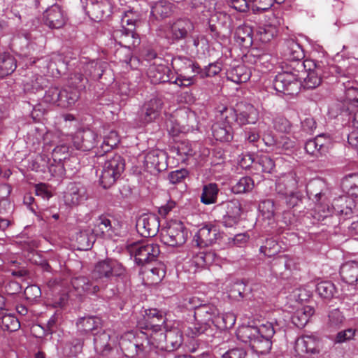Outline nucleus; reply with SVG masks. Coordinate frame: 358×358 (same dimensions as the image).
<instances>
[{
    "label": "nucleus",
    "mask_w": 358,
    "mask_h": 358,
    "mask_svg": "<svg viewBox=\"0 0 358 358\" xmlns=\"http://www.w3.org/2000/svg\"><path fill=\"white\" fill-rule=\"evenodd\" d=\"M275 333L271 322L259 327L242 326L237 330V338L243 343H248L258 354L268 353L272 347L271 338Z\"/></svg>",
    "instance_id": "obj_1"
},
{
    "label": "nucleus",
    "mask_w": 358,
    "mask_h": 358,
    "mask_svg": "<svg viewBox=\"0 0 358 358\" xmlns=\"http://www.w3.org/2000/svg\"><path fill=\"white\" fill-rule=\"evenodd\" d=\"M194 317L196 323L187 328V336L195 337L204 334L212 338L215 331L212 324H220L217 308L211 304L200 305L195 308Z\"/></svg>",
    "instance_id": "obj_2"
},
{
    "label": "nucleus",
    "mask_w": 358,
    "mask_h": 358,
    "mask_svg": "<svg viewBox=\"0 0 358 358\" xmlns=\"http://www.w3.org/2000/svg\"><path fill=\"white\" fill-rule=\"evenodd\" d=\"M297 66L301 71L296 70V73H301V86L304 89L312 90L318 87L322 78L329 76L327 65L323 62L308 60L305 62H298Z\"/></svg>",
    "instance_id": "obj_3"
},
{
    "label": "nucleus",
    "mask_w": 358,
    "mask_h": 358,
    "mask_svg": "<svg viewBox=\"0 0 358 358\" xmlns=\"http://www.w3.org/2000/svg\"><path fill=\"white\" fill-rule=\"evenodd\" d=\"M113 38L121 46L115 52V57L120 62L128 64L131 60V50L138 46L141 40L132 28L122 27L115 30Z\"/></svg>",
    "instance_id": "obj_4"
},
{
    "label": "nucleus",
    "mask_w": 358,
    "mask_h": 358,
    "mask_svg": "<svg viewBox=\"0 0 358 358\" xmlns=\"http://www.w3.org/2000/svg\"><path fill=\"white\" fill-rule=\"evenodd\" d=\"M195 29L194 22L187 17H180L169 22L163 29V36L171 45L187 41Z\"/></svg>",
    "instance_id": "obj_5"
},
{
    "label": "nucleus",
    "mask_w": 358,
    "mask_h": 358,
    "mask_svg": "<svg viewBox=\"0 0 358 358\" xmlns=\"http://www.w3.org/2000/svg\"><path fill=\"white\" fill-rule=\"evenodd\" d=\"M148 76L154 85L170 82L179 87L190 86L194 83L196 80L195 76H185L179 74L175 80L171 81L173 78V73L167 66L164 64L150 65L148 71Z\"/></svg>",
    "instance_id": "obj_6"
},
{
    "label": "nucleus",
    "mask_w": 358,
    "mask_h": 358,
    "mask_svg": "<svg viewBox=\"0 0 358 358\" xmlns=\"http://www.w3.org/2000/svg\"><path fill=\"white\" fill-rule=\"evenodd\" d=\"M124 167V159L120 155L107 156L99 178L101 185L104 189H108L113 185L123 173Z\"/></svg>",
    "instance_id": "obj_7"
},
{
    "label": "nucleus",
    "mask_w": 358,
    "mask_h": 358,
    "mask_svg": "<svg viewBox=\"0 0 358 358\" xmlns=\"http://www.w3.org/2000/svg\"><path fill=\"white\" fill-rule=\"evenodd\" d=\"M122 222L114 217L100 215L94 223L92 233L96 237L111 239L122 236Z\"/></svg>",
    "instance_id": "obj_8"
},
{
    "label": "nucleus",
    "mask_w": 358,
    "mask_h": 358,
    "mask_svg": "<svg viewBox=\"0 0 358 358\" xmlns=\"http://www.w3.org/2000/svg\"><path fill=\"white\" fill-rule=\"evenodd\" d=\"M188 231L184 224L178 220H171L162 228L160 233L162 242L171 247L182 245L187 241Z\"/></svg>",
    "instance_id": "obj_9"
},
{
    "label": "nucleus",
    "mask_w": 358,
    "mask_h": 358,
    "mask_svg": "<svg viewBox=\"0 0 358 358\" xmlns=\"http://www.w3.org/2000/svg\"><path fill=\"white\" fill-rule=\"evenodd\" d=\"M301 73H296V70L278 73L273 80V88L284 94H296L301 87Z\"/></svg>",
    "instance_id": "obj_10"
},
{
    "label": "nucleus",
    "mask_w": 358,
    "mask_h": 358,
    "mask_svg": "<svg viewBox=\"0 0 358 358\" xmlns=\"http://www.w3.org/2000/svg\"><path fill=\"white\" fill-rule=\"evenodd\" d=\"M125 273L122 264L114 259H106L99 262L92 271V278L99 282L108 281L113 277H121Z\"/></svg>",
    "instance_id": "obj_11"
},
{
    "label": "nucleus",
    "mask_w": 358,
    "mask_h": 358,
    "mask_svg": "<svg viewBox=\"0 0 358 358\" xmlns=\"http://www.w3.org/2000/svg\"><path fill=\"white\" fill-rule=\"evenodd\" d=\"M138 265H144L157 259L160 253L159 246L153 243H134L128 247Z\"/></svg>",
    "instance_id": "obj_12"
},
{
    "label": "nucleus",
    "mask_w": 358,
    "mask_h": 358,
    "mask_svg": "<svg viewBox=\"0 0 358 358\" xmlns=\"http://www.w3.org/2000/svg\"><path fill=\"white\" fill-rule=\"evenodd\" d=\"M298 181L296 175L291 173L286 176L282 181L276 184V191L278 194L285 196V202L288 208H294L301 201L302 195L296 191Z\"/></svg>",
    "instance_id": "obj_13"
},
{
    "label": "nucleus",
    "mask_w": 358,
    "mask_h": 358,
    "mask_svg": "<svg viewBox=\"0 0 358 358\" xmlns=\"http://www.w3.org/2000/svg\"><path fill=\"white\" fill-rule=\"evenodd\" d=\"M163 105L162 99L159 97H152L145 101L137 114L138 125L143 126L155 121L159 117Z\"/></svg>",
    "instance_id": "obj_14"
},
{
    "label": "nucleus",
    "mask_w": 358,
    "mask_h": 358,
    "mask_svg": "<svg viewBox=\"0 0 358 358\" xmlns=\"http://www.w3.org/2000/svg\"><path fill=\"white\" fill-rule=\"evenodd\" d=\"M266 24L258 29L257 34L263 43L270 41L277 34V28L283 24L282 12L280 10L268 12L265 16Z\"/></svg>",
    "instance_id": "obj_15"
},
{
    "label": "nucleus",
    "mask_w": 358,
    "mask_h": 358,
    "mask_svg": "<svg viewBox=\"0 0 358 358\" xmlns=\"http://www.w3.org/2000/svg\"><path fill=\"white\" fill-rule=\"evenodd\" d=\"M222 118L224 119L227 124L217 122L212 126L213 136L217 141L221 142H228L233 138L232 129L229 125L230 120H229L228 113L231 115L232 119L234 117L235 112L231 108L224 106L220 110Z\"/></svg>",
    "instance_id": "obj_16"
},
{
    "label": "nucleus",
    "mask_w": 358,
    "mask_h": 358,
    "mask_svg": "<svg viewBox=\"0 0 358 358\" xmlns=\"http://www.w3.org/2000/svg\"><path fill=\"white\" fill-rule=\"evenodd\" d=\"M221 238V233L218 227L208 223L201 227L194 236L193 242L199 248H205L215 243Z\"/></svg>",
    "instance_id": "obj_17"
},
{
    "label": "nucleus",
    "mask_w": 358,
    "mask_h": 358,
    "mask_svg": "<svg viewBox=\"0 0 358 358\" xmlns=\"http://www.w3.org/2000/svg\"><path fill=\"white\" fill-rule=\"evenodd\" d=\"M159 227V218L155 214H143L136 221L137 231L144 237L156 236Z\"/></svg>",
    "instance_id": "obj_18"
},
{
    "label": "nucleus",
    "mask_w": 358,
    "mask_h": 358,
    "mask_svg": "<svg viewBox=\"0 0 358 358\" xmlns=\"http://www.w3.org/2000/svg\"><path fill=\"white\" fill-rule=\"evenodd\" d=\"M43 20L50 29H60L66 24L67 17L62 7L58 4H54L44 11Z\"/></svg>",
    "instance_id": "obj_19"
},
{
    "label": "nucleus",
    "mask_w": 358,
    "mask_h": 358,
    "mask_svg": "<svg viewBox=\"0 0 358 358\" xmlns=\"http://www.w3.org/2000/svg\"><path fill=\"white\" fill-rule=\"evenodd\" d=\"M97 137V134L92 130L78 131L73 136L72 143L78 150L90 151L95 147Z\"/></svg>",
    "instance_id": "obj_20"
},
{
    "label": "nucleus",
    "mask_w": 358,
    "mask_h": 358,
    "mask_svg": "<svg viewBox=\"0 0 358 358\" xmlns=\"http://www.w3.org/2000/svg\"><path fill=\"white\" fill-rule=\"evenodd\" d=\"M64 199L66 205L78 206L87 199L86 187L80 183L71 182L67 186Z\"/></svg>",
    "instance_id": "obj_21"
},
{
    "label": "nucleus",
    "mask_w": 358,
    "mask_h": 358,
    "mask_svg": "<svg viewBox=\"0 0 358 358\" xmlns=\"http://www.w3.org/2000/svg\"><path fill=\"white\" fill-rule=\"evenodd\" d=\"M294 348L300 356L318 354L320 352V341L313 336H303L296 339Z\"/></svg>",
    "instance_id": "obj_22"
},
{
    "label": "nucleus",
    "mask_w": 358,
    "mask_h": 358,
    "mask_svg": "<svg viewBox=\"0 0 358 358\" xmlns=\"http://www.w3.org/2000/svg\"><path fill=\"white\" fill-rule=\"evenodd\" d=\"M71 285L78 295L97 294L100 290L98 286V281L93 278L90 280L85 276L74 277L71 279Z\"/></svg>",
    "instance_id": "obj_23"
},
{
    "label": "nucleus",
    "mask_w": 358,
    "mask_h": 358,
    "mask_svg": "<svg viewBox=\"0 0 358 358\" xmlns=\"http://www.w3.org/2000/svg\"><path fill=\"white\" fill-rule=\"evenodd\" d=\"M226 214L223 216L222 224L226 227H232L240 219L242 208L238 200H231L224 203Z\"/></svg>",
    "instance_id": "obj_24"
},
{
    "label": "nucleus",
    "mask_w": 358,
    "mask_h": 358,
    "mask_svg": "<svg viewBox=\"0 0 358 358\" xmlns=\"http://www.w3.org/2000/svg\"><path fill=\"white\" fill-rule=\"evenodd\" d=\"M272 269L282 278H288L292 271L297 269V264L294 258L282 255L273 260Z\"/></svg>",
    "instance_id": "obj_25"
},
{
    "label": "nucleus",
    "mask_w": 358,
    "mask_h": 358,
    "mask_svg": "<svg viewBox=\"0 0 358 358\" xmlns=\"http://www.w3.org/2000/svg\"><path fill=\"white\" fill-rule=\"evenodd\" d=\"M236 115V121L240 125L255 124L259 119V112L250 103L241 104Z\"/></svg>",
    "instance_id": "obj_26"
},
{
    "label": "nucleus",
    "mask_w": 358,
    "mask_h": 358,
    "mask_svg": "<svg viewBox=\"0 0 358 358\" xmlns=\"http://www.w3.org/2000/svg\"><path fill=\"white\" fill-rule=\"evenodd\" d=\"M327 67L329 75L339 76L338 83H341L340 80H345L356 72V66L350 64L348 59L343 60L338 64L327 65Z\"/></svg>",
    "instance_id": "obj_27"
},
{
    "label": "nucleus",
    "mask_w": 358,
    "mask_h": 358,
    "mask_svg": "<svg viewBox=\"0 0 358 358\" xmlns=\"http://www.w3.org/2000/svg\"><path fill=\"white\" fill-rule=\"evenodd\" d=\"M145 163L148 168L162 171L166 167V153L159 150H150L145 157Z\"/></svg>",
    "instance_id": "obj_28"
},
{
    "label": "nucleus",
    "mask_w": 358,
    "mask_h": 358,
    "mask_svg": "<svg viewBox=\"0 0 358 358\" xmlns=\"http://www.w3.org/2000/svg\"><path fill=\"white\" fill-rule=\"evenodd\" d=\"M110 5L107 0H88L87 3V13L94 20H101L108 15Z\"/></svg>",
    "instance_id": "obj_29"
},
{
    "label": "nucleus",
    "mask_w": 358,
    "mask_h": 358,
    "mask_svg": "<svg viewBox=\"0 0 358 358\" xmlns=\"http://www.w3.org/2000/svg\"><path fill=\"white\" fill-rule=\"evenodd\" d=\"M101 320L96 316H85L78 319L76 326L82 334L92 333L93 335L101 329Z\"/></svg>",
    "instance_id": "obj_30"
},
{
    "label": "nucleus",
    "mask_w": 358,
    "mask_h": 358,
    "mask_svg": "<svg viewBox=\"0 0 358 358\" xmlns=\"http://www.w3.org/2000/svg\"><path fill=\"white\" fill-rule=\"evenodd\" d=\"M174 12V5L168 0H159L151 6V15L157 20L169 17Z\"/></svg>",
    "instance_id": "obj_31"
},
{
    "label": "nucleus",
    "mask_w": 358,
    "mask_h": 358,
    "mask_svg": "<svg viewBox=\"0 0 358 358\" xmlns=\"http://www.w3.org/2000/svg\"><path fill=\"white\" fill-rule=\"evenodd\" d=\"M352 206L354 202L352 200H348L345 196H339L334 199L332 203L333 213L337 215H341L343 219L351 217L353 214Z\"/></svg>",
    "instance_id": "obj_32"
},
{
    "label": "nucleus",
    "mask_w": 358,
    "mask_h": 358,
    "mask_svg": "<svg viewBox=\"0 0 358 358\" xmlns=\"http://www.w3.org/2000/svg\"><path fill=\"white\" fill-rule=\"evenodd\" d=\"M341 89L344 91V101L352 106L358 107V88L357 83L351 79L340 80Z\"/></svg>",
    "instance_id": "obj_33"
},
{
    "label": "nucleus",
    "mask_w": 358,
    "mask_h": 358,
    "mask_svg": "<svg viewBox=\"0 0 358 358\" xmlns=\"http://www.w3.org/2000/svg\"><path fill=\"white\" fill-rule=\"evenodd\" d=\"M187 65H192L194 67V73L200 76L201 78L213 77L217 75L222 70L221 64L219 62H213L201 69L199 64L194 62L191 59H184Z\"/></svg>",
    "instance_id": "obj_34"
},
{
    "label": "nucleus",
    "mask_w": 358,
    "mask_h": 358,
    "mask_svg": "<svg viewBox=\"0 0 358 358\" xmlns=\"http://www.w3.org/2000/svg\"><path fill=\"white\" fill-rule=\"evenodd\" d=\"M251 76L250 69L244 64L230 68L227 71V78L235 83L247 82Z\"/></svg>",
    "instance_id": "obj_35"
},
{
    "label": "nucleus",
    "mask_w": 358,
    "mask_h": 358,
    "mask_svg": "<svg viewBox=\"0 0 358 358\" xmlns=\"http://www.w3.org/2000/svg\"><path fill=\"white\" fill-rule=\"evenodd\" d=\"M94 336V345L95 351L97 353L102 355L103 356L106 355L111 350L110 344V334L106 331L101 329L100 331L96 332Z\"/></svg>",
    "instance_id": "obj_36"
},
{
    "label": "nucleus",
    "mask_w": 358,
    "mask_h": 358,
    "mask_svg": "<svg viewBox=\"0 0 358 358\" xmlns=\"http://www.w3.org/2000/svg\"><path fill=\"white\" fill-rule=\"evenodd\" d=\"M342 280L346 283L353 285L358 282V262H348L340 269Z\"/></svg>",
    "instance_id": "obj_37"
},
{
    "label": "nucleus",
    "mask_w": 358,
    "mask_h": 358,
    "mask_svg": "<svg viewBox=\"0 0 358 358\" xmlns=\"http://www.w3.org/2000/svg\"><path fill=\"white\" fill-rule=\"evenodd\" d=\"M283 54L287 59L292 61H300L304 57L301 45L292 38L285 41Z\"/></svg>",
    "instance_id": "obj_38"
},
{
    "label": "nucleus",
    "mask_w": 358,
    "mask_h": 358,
    "mask_svg": "<svg viewBox=\"0 0 358 358\" xmlns=\"http://www.w3.org/2000/svg\"><path fill=\"white\" fill-rule=\"evenodd\" d=\"M234 39L243 48L250 47L253 42L251 27L246 24L238 26L234 33Z\"/></svg>",
    "instance_id": "obj_39"
},
{
    "label": "nucleus",
    "mask_w": 358,
    "mask_h": 358,
    "mask_svg": "<svg viewBox=\"0 0 358 358\" xmlns=\"http://www.w3.org/2000/svg\"><path fill=\"white\" fill-rule=\"evenodd\" d=\"M146 329L151 331L150 339L148 340L146 338V343H150L157 348L164 349L166 338V330L165 331H164L162 324L157 323V324L152 325V327Z\"/></svg>",
    "instance_id": "obj_40"
},
{
    "label": "nucleus",
    "mask_w": 358,
    "mask_h": 358,
    "mask_svg": "<svg viewBox=\"0 0 358 358\" xmlns=\"http://www.w3.org/2000/svg\"><path fill=\"white\" fill-rule=\"evenodd\" d=\"M182 334L178 328L166 330L164 349L167 351H173L178 349L182 343Z\"/></svg>",
    "instance_id": "obj_41"
},
{
    "label": "nucleus",
    "mask_w": 358,
    "mask_h": 358,
    "mask_svg": "<svg viewBox=\"0 0 358 358\" xmlns=\"http://www.w3.org/2000/svg\"><path fill=\"white\" fill-rule=\"evenodd\" d=\"M80 92L78 90L69 88L67 85L64 89L60 90L58 106L62 108L71 107L78 100Z\"/></svg>",
    "instance_id": "obj_42"
},
{
    "label": "nucleus",
    "mask_w": 358,
    "mask_h": 358,
    "mask_svg": "<svg viewBox=\"0 0 358 358\" xmlns=\"http://www.w3.org/2000/svg\"><path fill=\"white\" fill-rule=\"evenodd\" d=\"M313 314L314 309L310 306L299 308L292 316V323L299 328H303Z\"/></svg>",
    "instance_id": "obj_43"
},
{
    "label": "nucleus",
    "mask_w": 358,
    "mask_h": 358,
    "mask_svg": "<svg viewBox=\"0 0 358 358\" xmlns=\"http://www.w3.org/2000/svg\"><path fill=\"white\" fill-rule=\"evenodd\" d=\"M95 236L92 233V229L80 230L76 236L78 249L80 250L90 249L95 241Z\"/></svg>",
    "instance_id": "obj_44"
},
{
    "label": "nucleus",
    "mask_w": 358,
    "mask_h": 358,
    "mask_svg": "<svg viewBox=\"0 0 358 358\" xmlns=\"http://www.w3.org/2000/svg\"><path fill=\"white\" fill-rule=\"evenodd\" d=\"M343 191L349 196L358 197V173H351L345 176L341 182Z\"/></svg>",
    "instance_id": "obj_45"
},
{
    "label": "nucleus",
    "mask_w": 358,
    "mask_h": 358,
    "mask_svg": "<svg viewBox=\"0 0 358 358\" xmlns=\"http://www.w3.org/2000/svg\"><path fill=\"white\" fill-rule=\"evenodd\" d=\"M15 57L10 54H0V78L10 75L16 69Z\"/></svg>",
    "instance_id": "obj_46"
},
{
    "label": "nucleus",
    "mask_w": 358,
    "mask_h": 358,
    "mask_svg": "<svg viewBox=\"0 0 358 358\" xmlns=\"http://www.w3.org/2000/svg\"><path fill=\"white\" fill-rule=\"evenodd\" d=\"M220 189L216 183H208L203 185L201 195V202L210 205L217 202Z\"/></svg>",
    "instance_id": "obj_47"
},
{
    "label": "nucleus",
    "mask_w": 358,
    "mask_h": 358,
    "mask_svg": "<svg viewBox=\"0 0 358 358\" xmlns=\"http://www.w3.org/2000/svg\"><path fill=\"white\" fill-rule=\"evenodd\" d=\"M120 142V138L117 132L115 130H111L108 134H105L103 141L100 147V150L96 153L99 157L103 156L104 154L110 151L115 145Z\"/></svg>",
    "instance_id": "obj_48"
},
{
    "label": "nucleus",
    "mask_w": 358,
    "mask_h": 358,
    "mask_svg": "<svg viewBox=\"0 0 358 358\" xmlns=\"http://www.w3.org/2000/svg\"><path fill=\"white\" fill-rule=\"evenodd\" d=\"M304 148L308 154L316 157L321 156L325 152V147L321 136L307 141Z\"/></svg>",
    "instance_id": "obj_49"
},
{
    "label": "nucleus",
    "mask_w": 358,
    "mask_h": 358,
    "mask_svg": "<svg viewBox=\"0 0 358 358\" xmlns=\"http://www.w3.org/2000/svg\"><path fill=\"white\" fill-rule=\"evenodd\" d=\"M264 140L268 145H273L276 149L289 150L294 147L295 142L286 136H280L276 138H264Z\"/></svg>",
    "instance_id": "obj_50"
},
{
    "label": "nucleus",
    "mask_w": 358,
    "mask_h": 358,
    "mask_svg": "<svg viewBox=\"0 0 358 358\" xmlns=\"http://www.w3.org/2000/svg\"><path fill=\"white\" fill-rule=\"evenodd\" d=\"M255 187V182L252 178L244 176L241 178L231 187L234 194H244L251 192Z\"/></svg>",
    "instance_id": "obj_51"
},
{
    "label": "nucleus",
    "mask_w": 358,
    "mask_h": 358,
    "mask_svg": "<svg viewBox=\"0 0 358 358\" xmlns=\"http://www.w3.org/2000/svg\"><path fill=\"white\" fill-rule=\"evenodd\" d=\"M0 327L3 331L13 332L20 327L18 319L11 314H4L0 318Z\"/></svg>",
    "instance_id": "obj_52"
},
{
    "label": "nucleus",
    "mask_w": 358,
    "mask_h": 358,
    "mask_svg": "<svg viewBox=\"0 0 358 358\" xmlns=\"http://www.w3.org/2000/svg\"><path fill=\"white\" fill-rule=\"evenodd\" d=\"M23 202L37 216L38 220H48L50 218L47 213L45 210H41L35 203V199L31 194H26L24 196Z\"/></svg>",
    "instance_id": "obj_53"
},
{
    "label": "nucleus",
    "mask_w": 358,
    "mask_h": 358,
    "mask_svg": "<svg viewBox=\"0 0 358 358\" xmlns=\"http://www.w3.org/2000/svg\"><path fill=\"white\" fill-rule=\"evenodd\" d=\"M120 346L122 350L127 351L125 354L128 357H134L145 350L144 343H138L137 341L135 342H127L125 340H122L120 343Z\"/></svg>",
    "instance_id": "obj_54"
},
{
    "label": "nucleus",
    "mask_w": 358,
    "mask_h": 358,
    "mask_svg": "<svg viewBox=\"0 0 358 358\" xmlns=\"http://www.w3.org/2000/svg\"><path fill=\"white\" fill-rule=\"evenodd\" d=\"M88 82L87 78L80 73H75L72 74L68 81V86L69 88L78 90H82L85 88L86 84Z\"/></svg>",
    "instance_id": "obj_55"
},
{
    "label": "nucleus",
    "mask_w": 358,
    "mask_h": 358,
    "mask_svg": "<svg viewBox=\"0 0 358 358\" xmlns=\"http://www.w3.org/2000/svg\"><path fill=\"white\" fill-rule=\"evenodd\" d=\"M280 245L276 240L273 238H268L266 240L265 244L261 246L259 251L265 256L271 257L277 255L280 251Z\"/></svg>",
    "instance_id": "obj_56"
},
{
    "label": "nucleus",
    "mask_w": 358,
    "mask_h": 358,
    "mask_svg": "<svg viewBox=\"0 0 358 358\" xmlns=\"http://www.w3.org/2000/svg\"><path fill=\"white\" fill-rule=\"evenodd\" d=\"M336 288L330 281H322L319 282L316 287L318 294L324 299H330L333 297Z\"/></svg>",
    "instance_id": "obj_57"
},
{
    "label": "nucleus",
    "mask_w": 358,
    "mask_h": 358,
    "mask_svg": "<svg viewBox=\"0 0 358 358\" xmlns=\"http://www.w3.org/2000/svg\"><path fill=\"white\" fill-rule=\"evenodd\" d=\"M107 66L104 62H92L85 65V71L89 72V76L94 80L101 78L103 73V68Z\"/></svg>",
    "instance_id": "obj_58"
},
{
    "label": "nucleus",
    "mask_w": 358,
    "mask_h": 358,
    "mask_svg": "<svg viewBox=\"0 0 358 358\" xmlns=\"http://www.w3.org/2000/svg\"><path fill=\"white\" fill-rule=\"evenodd\" d=\"M107 66L104 62H92L85 65V71L89 72V76L94 80L101 78L103 73V68Z\"/></svg>",
    "instance_id": "obj_59"
},
{
    "label": "nucleus",
    "mask_w": 358,
    "mask_h": 358,
    "mask_svg": "<svg viewBox=\"0 0 358 358\" xmlns=\"http://www.w3.org/2000/svg\"><path fill=\"white\" fill-rule=\"evenodd\" d=\"M83 341L80 338H73L67 343L64 348V353L69 357H75L81 352Z\"/></svg>",
    "instance_id": "obj_60"
},
{
    "label": "nucleus",
    "mask_w": 358,
    "mask_h": 358,
    "mask_svg": "<svg viewBox=\"0 0 358 358\" xmlns=\"http://www.w3.org/2000/svg\"><path fill=\"white\" fill-rule=\"evenodd\" d=\"M145 329L152 327V325L157 324L155 323V320H158L162 325L165 322L163 315L157 309H149L145 310Z\"/></svg>",
    "instance_id": "obj_61"
},
{
    "label": "nucleus",
    "mask_w": 358,
    "mask_h": 358,
    "mask_svg": "<svg viewBox=\"0 0 358 358\" xmlns=\"http://www.w3.org/2000/svg\"><path fill=\"white\" fill-rule=\"evenodd\" d=\"M256 164L259 166L262 172L270 173L275 168L273 159L267 155L258 156Z\"/></svg>",
    "instance_id": "obj_62"
},
{
    "label": "nucleus",
    "mask_w": 358,
    "mask_h": 358,
    "mask_svg": "<svg viewBox=\"0 0 358 358\" xmlns=\"http://www.w3.org/2000/svg\"><path fill=\"white\" fill-rule=\"evenodd\" d=\"M328 325L332 328L339 327L345 320V317L339 309L336 308L331 310L328 315Z\"/></svg>",
    "instance_id": "obj_63"
},
{
    "label": "nucleus",
    "mask_w": 358,
    "mask_h": 358,
    "mask_svg": "<svg viewBox=\"0 0 358 358\" xmlns=\"http://www.w3.org/2000/svg\"><path fill=\"white\" fill-rule=\"evenodd\" d=\"M69 147L66 143L57 145L52 150V158L55 162H61L69 156Z\"/></svg>",
    "instance_id": "obj_64"
}]
</instances>
